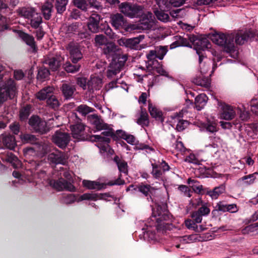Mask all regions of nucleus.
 Instances as JSON below:
<instances>
[{"mask_svg":"<svg viewBox=\"0 0 258 258\" xmlns=\"http://www.w3.org/2000/svg\"><path fill=\"white\" fill-rule=\"evenodd\" d=\"M72 64L70 62L67 61L63 64V68L68 73H74L78 72L81 68L79 64Z\"/></svg>","mask_w":258,"mask_h":258,"instance_id":"48","label":"nucleus"},{"mask_svg":"<svg viewBox=\"0 0 258 258\" xmlns=\"http://www.w3.org/2000/svg\"><path fill=\"white\" fill-rule=\"evenodd\" d=\"M234 34L235 42L237 44L242 45L249 39L254 37L256 36L258 38V32L256 33L252 29H249L245 31H239Z\"/></svg>","mask_w":258,"mask_h":258,"instance_id":"14","label":"nucleus"},{"mask_svg":"<svg viewBox=\"0 0 258 258\" xmlns=\"http://www.w3.org/2000/svg\"><path fill=\"white\" fill-rule=\"evenodd\" d=\"M119 9L125 16L131 18L140 16L143 11L141 6L128 2L121 3L119 5Z\"/></svg>","mask_w":258,"mask_h":258,"instance_id":"5","label":"nucleus"},{"mask_svg":"<svg viewBox=\"0 0 258 258\" xmlns=\"http://www.w3.org/2000/svg\"><path fill=\"white\" fill-rule=\"evenodd\" d=\"M118 51V46L112 42H108L104 46L102 49L103 54H104L107 58H113L116 56V55H120V54L117 53Z\"/></svg>","mask_w":258,"mask_h":258,"instance_id":"17","label":"nucleus"},{"mask_svg":"<svg viewBox=\"0 0 258 258\" xmlns=\"http://www.w3.org/2000/svg\"><path fill=\"white\" fill-rule=\"evenodd\" d=\"M71 137L68 133L56 131L52 137L53 143L61 149H64L69 145Z\"/></svg>","mask_w":258,"mask_h":258,"instance_id":"9","label":"nucleus"},{"mask_svg":"<svg viewBox=\"0 0 258 258\" xmlns=\"http://www.w3.org/2000/svg\"><path fill=\"white\" fill-rule=\"evenodd\" d=\"M101 19L100 15L93 13L89 18L87 26L89 30L92 33H97L99 30V22Z\"/></svg>","mask_w":258,"mask_h":258,"instance_id":"18","label":"nucleus"},{"mask_svg":"<svg viewBox=\"0 0 258 258\" xmlns=\"http://www.w3.org/2000/svg\"><path fill=\"white\" fill-rule=\"evenodd\" d=\"M208 97L205 94H201L198 95L195 101L196 108L198 110H201L206 104Z\"/></svg>","mask_w":258,"mask_h":258,"instance_id":"39","label":"nucleus"},{"mask_svg":"<svg viewBox=\"0 0 258 258\" xmlns=\"http://www.w3.org/2000/svg\"><path fill=\"white\" fill-rule=\"evenodd\" d=\"M50 186L57 191L67 190L74 192L76 190V187L70 182L61 177L57 180L51 179L49 182Z\"/></svg>","mask_w":258,"mask_h":258,"instance_id":"8","label":"nucleus"},{"mask_svg":"<svg viewBox=\"0 0 258 258\" xmlns=\"http://www.w3.org/2000/svg\"><path fill=\"white\" fill-rule=\"evenodd\" d=\"M118 136L125 140L128 143L130 144H134L135 142V138L133 135H129L121 130L116 131Z\"/></svg>","mask_w":258,"mask_h":258,"instance_id":"47","label":"nucleus"},{"mask_svg":"<svg viewBox=\"0 0 258 258\" xmlns=\"http://www.w3.org/2000/svg\"><path fill=\"white\" fill-rule=\"evenodd\" d=\"M176 42H178L180 46H186L191 47V43L190 42L188 38H184L180 36H176Z\"/></svg>","mask_w":258,"mask_h":258,"instance_id":"62","label":"nucleus"},{"mask_svg":"<svg viewBox=\"0 0 258 258\" xmlns=\"http://www.w3.org/2000/svg\"><path fill=\"white\" fill-rule=\"evenodd\" d=\"M91 117L93 119L92 123L95 126L97 130L101 131L103 129H107L108 127V124L104 123L103 120L100 119L97 115H91Z\"/></svg>","mask_w":258,"mask_h":258,"instance_id":"38","label":"nucleus"},{"mask_svg":"<svg viewBox=\"0 0 258 258\" xmlns=\"http://www.w3.org/2000/svg\"><path fill=\"white\" fill-rule=\"evenodd\" d=\"M66 49L69 51L72 62L77 63L83 58V54L79 45L73 41L70 42L67 46Z\"/></svg>","mask_w":258,"mask_h":258,"instance_id":"12","label":"nucleus"},{"mask_svg":"<svg viewBox=\"0 0 258 258\" xmlns=\"http://www.w3.org/2000/svg\"><path fill=\"white\" fill-rule=\"evenodd\" d=\"M16 12L18 15L25 19H30L37 13L36 9L31 7H23L19 8Z\"/></svg>","mask_w":258,"mask_h":258,"instance_id":"26","label":"nucleus"},{"mask_svg":"<svg viewBox=\"0 0 258 258\" xmlns=\"http://www.w3.org/2000/svg\"><path fill=\"white\" fill-rule=\"evenodd\" d=\"M140 42V39L138 37L128 39L125 40L124 44L126 47L134 48L136 47Z\"/></svg>","mask_w":258,"mask_h":258,"instance_id":"63","label":"nucleus"},{"mask_svg":"<svg viewBox=\"0 0 258 258\" xmlns=\"http://www.w3.org/2000/svg\"><path fill=\"white\" fill-rule=\"evenodd\" d=\"M137 76L139 79L138 81L142 83L144 78L148 79V86L149 87H152L156 83L158 76H154L151 73H148L144 75H137Z\"/></svg>","mask_w":258,"mask_h":258,"instance_id":"36","label":"nucleus"},{"mask_svg":"<svg viewBox=\"0 0 258 258\" xmlns=\"http://www.w3.org/2000/svg\"><path fill=\"white\" fill-rule=\"evenodd\" d=\"M134 190L140 191L147 198V200L153 201V200L152 196L155 194L156 188L151 186L150 184H144L141 183L138 185L136 188H134Z\"/></svg>","mask_w":258,"mask_h":258,"instance_id":"16","label":"nucleus"},{"mask_svg":"<svg viewBox=\"0 0 258 258\" xmlns=\"http://www.w3.org/2000/svg\"><path fill=\"white\" fill-rule=\"evenodd\" d=\"M80 26V23L78 22H76L74 23H72L71 25L68 26H66L64 29L65 30V32L66 34H75L77 32H79V28Z\"/></svg>","mask_w":258,"mask_h":258,"instance_id":"51","label":"nucleus"},{"mask_svg":"<svg viewBox=\"0 0 258 258\" xmlns=\"http://www.w3.org/2000/svg\"><path fill=\"white\" fill-rule=\"evenodd\" d=\"M22 39L30 46V51L35 53L37 52L38 48L33 36L25 32H22L20 34Z\"/></svg>","mask_w":258,"mask_h":258,"instance_id":"24","label":"nucleus"},{"mask_svg":"<svg viewBox=\"0 0 258 258\" xmlns=\"http://www.w3.org/2000/svg\"><path fill=\"white\" fill-rule=\"evenodd\" d=\"M21 139L24 143L36 144L38 142V139L36 136L30 134H24L22 135Z\"/></svg>","mask_w":258,"mask_h":258,"instance_id":"44","label":"nucleus"},{"mask_svg":"<svg viewBox=\"0 0 258 258\" xmlns=\"http://www.w3.org/2000/svg\"><path fill=\"white\" fill-rule=\"evenodd\" d=\"M1 159L3 161L9 162L12 164L14 168H17L20 165V161L18 158L12 152H7L2 153Z\"/></svg>","mask_w":258,"mask_h":258,"instance_id":"27","label":"nucleus"},{"mask_svg":"<svg viewBox=\"0 0 258 258\" xmlns=\"http://www.w3.org/2000/svg\"><path fill=\"white\" fill-rule=\"evenodd\" d=\"M0 141L6 148L10 150L14 149L17 145L15 137L10 134H2Z\"/></svg>","mask_w":258,"mask_h":258,"instance_id":"19","label":"nucleus"},{"mask_svg":"<svg viewBox=\"0 0 258 258\" xmlns=\"http://www.w3.org/2000/svg\"><path fill=\"white\" fill-rule=\"evenodd\" d=\"M127 59V56L123 54L116 55L112 58L106 72L107 78H111L119 73L124 67Z\"/></svg>","mask_w":258,"mask_h":258,"instance_id":"3","label":"nucleus"},{"mask_svg":"<svg viewBox=\"0 0 258 258\" xmlns=\"http://www.w3.org/2000/svg\"><path fill=\"white\" fill-rule=\"evenodd\" d=\"M54 0H47L41 6V12L46 20L50 19L53 12V2Z\"/></svg>","mask_w":258,"mask_h":258,"instance_id":"21","label":"nucleus"},{"mask_svg":"<svg viewBox=\"0 0 258 258\" xmlns=\"http://www.w3.org/2000/svg\"><path fill=\"white\" fill-rule=\"evenodd\" d=\"M76 110L82 115L85 116L88 114L94 111L95 109L86 104H81L76 108Z\"/></svg>","mask_w":258,"mask_h":258,"instance_id":"46","label":"nucleus"},{"mask_svg":"<svg viewBox=\"0 0 258 258\" xmlns=\"http://www.w3.org/2000/svg\"><path fill=\"white\" fill-rule=\"evenodd\" d=\"M156 3L161 10L168 11L171 8L170 0H156Z\"/></svg>","mask_w":258,"mask_h":258,"instance_id":"59","label":"nucleus"},{"mask_svg":"<svg viewBox=\"0 0 258 258\" xmlns=\"http://www.w3.org/2000/svg\"><path fill=\"white\" fill-rule=\"evenodd\" d=\"M111 24L115 29L123 28L126 25V21L122 14L117 13L111 15Z\"/></svg>","mask_w":258,"mask_h":258,"instance_id":"25","label":"nucleus"},{"mask_svg":"<svg viewBox=\"0 0 258 258\" xmlns=\"http://www.w3.org/2000/svg\"><path fill=\"white\" fill-rule=\"evenodd\" d=\"M216 210L222 212H229L232 213L238 211V208L235 204H226L224 202H219L216 206Z\"/></svg>","mask_w":258,"mask_h":258,"instance_id":"28","label":"nucleus"},{"mask_svg":"<svg viewBox=\"0 0 258 258\" xmlns=\"http://www.w3.org/2000/svg\"><path fill=\"white\" fill-rule=\"evenodd\" d=\"M187 183L190 184V186L192 190L198 194H206L207 188H203V186L197 180L191 179L190 178L187 179Z\"/></svg>","mask_w":258,"mask_h":258,"instance_id":"30","label":"nucleus"},{"mask_svg":"<svg viewBox=\"0 0 258 258\" xmlns=\"http://www.w3.org/2000/svg\"><path fill=\"white\" fill-rule=\"evenodd\" d=\"M17 93V89L14 80L10 78L4 82L0 86V107L8 99H13Z\"/></svg>","mask_w":258,"mask_h":258,"instance_id":"2","label":"nucleus"},{"mask_svg":"<svg viewBox=\"0 0 258 258\" xmlns=\"http://www.w3.org/2000/svg\"><path fill=\"white\" fill-rule=\"evenodd\" d=\"M114 161L117 165L118 168L120 172L126 174L127 173V164L126 161L116 156L114 158Z\"/></svg>","mask_w":258,"mask_h":258,"instance_id":"41","label":"nucleus"},{"mask_svg":"<svg viewBox=\"0 0 258 258\" xmlns=\"http://www.w3.org/2000/svg\"><path fill=\"white\" fill-rule=\"evenodd\" d=\"M105 130L101 133V136L103 135L104 137H111L114 140L117 139V135L114 133V130L112 128H110L108 125L107 129H104Z\"/></svg>","mask_w":258,"mask_h":258,"instance_id":"60","label":"nucleus"},{"mask_svg":"<svg viewBox=\"0 0 258 258\" xmlns=\"http://www.w3.org/2000/svg\"><path fill=\"white\" fill-rule=\"evenodd\" d=\"M222 111L220 114V118L225 120H231L235 115V112L232 107L230 105L224 104L222 107Z\"/></svg>","mask_w":258,"mask_h":258,"instance_id":"29","label":"nucleus"},{"mask_svg":"<svg viewBox=\"0 0 258 258\" xmlns=\"http://www.w3.org/2000/svg\"><path fill=\"white\" fill-rule=\"evenodd\" d=\"M73 5L83 12H87L88 9V4L87 0H73Z\"/></svg>","mask_w":258,"mask_h":258,"instance_id":"49","label":"nucleus"},{"mask_svg":"<svg viewBox=\"0 0 258 258\" xmlns=\"http://www.w3.org/2000/svg\"><path fill=\"white\" fill-rule=\"evenodd\" d=\"M125 183L124 180L121 179L119 177L114 181H109L106 184L100 183L98 181L84 180L82 182L83 186L89 189L100 190L105 187L106 185L112 186L114 185H123Z\"/></svg>","mask_w":258,"mask_h":258,"instance_id":"7","label":"nucleus"},{"mask_svg":"<svg viewBox=\"0 0 258 258\" xmlns=\"http://www.w3.org/2000/svg\"><path fill=\"white\" fill-rule=\"evenodd\" d=\"M137 123L142 127L148 126L150 123L149 117L146 109L143 107H141V111Z\"/></svg>","mask_w":258,"mask_h":258,"instance_id":"31","label":"nucleus"},{"mask_svg":"<svg viewBox=\"0 0 258 258\" xmlns=\"http://www.w3.org/2000/svg\"><path fill=\"white\" fill-rule=\"evenodd\" d=\"M31 108V105H27L20 110L19 117L21 121H24L28 118L30 114Z\"/></svg>","mask_w":258,"mask_h":258,"instance_id":"52","label":"nucleus"},{"mask_svg":"<svg viewBox=\"0 0 258 258\" xmlns=\"http://www.w3.org/2000/svg\"><path fill=\"white\" fill-rule=\"evenodd\" d=\"M109 196L107 194L98 195L95 194H88L86 193L82 195L80 197V200H93L96 201L98 199H104L106 197H108Z\"/></svg>","mask_w":258,"mask_h":258,"instance_id":"42","label":"nucleus"},{"mask_svg":"<svg viewBox=\"0 0 258 258\" xmlns=\"http://www.w3.org/2000/svg\"><path fill=\"white\" fill-rule=\"evenodd\" d=\"M257 224L255 223L242 228L241 232L243 234H257Z\"/></svg>","mask_w":258,"mask_h":258,"instance_id":"45","label":"nucleus"},{"mask_svg":"<svg viewBox=\"0 0 258 258\" xmlns=\"http://www.w3.org/2000/svg\"><path fill=\"white\" fill-rule=\"evenodd\" d=\"M28 123L35 133L44 134L49 131L46 122L38 115H33L31 116Z\"/></svg>","mask_w":258,"mask_h":258,"instance_id":"6","label":"nucleus"},{"mask_svg":"<svg viewBox=\"0 0 258 258\" xmlns=\"http://www.w3.org/2000/svg\"><path fill=\"white\" fill-rule=\"evenodd\" d=\"M192 82L197 85L200 86L205 88H208L210 86V80L208 77H205L203 75L193 79Z\"/></svg>","mask_w":258,"mask_h":258,"instance_id":"37","label":"nucleus"},{"mask_svg":"<svg viewBox=\"0 0 258 258\" xmlns=\"http://www.w3.org/2000/svg\"><path fill=\"white\" fill-rule=\"evenodd\" d=\"M47 159L52 164L65 165L67 163L68 157L64 152L57 149L54 152L49 154Z\"/></svg>","mask_w":258,"mask_h":258,"instance_id":"11","label":"nucleus"},{"mask_svg":"<svg viewBox=\"0 0 258 258\" xmlns=\"http://www.w3.org/2000/svg\"><path fill=\"white\" fill-rule=\"evenodd\" d=\"M77 200L76 196L72 194H67L63 196L61 199V203L66 205L71 204L74 203Z\"/></svg>","mask_w":258,"mask_h":258,"instance_id":"56","label":"nucleus"},{"mask_svg":"<svg viewBox=\"0 0 258 258\" xmlns=\"http://www.w3.org/2000/svg\"><path fill=\"white\" fill-rule=\"evenodd\" d=\"M225 191V186L224 184H221L218 186L215 187L213 190L207 189L206 195L210 196L212 199H217L218 197L224 193Z\"/></svg>","mask_w":258,"mask_h":258,"instance_id":"34","label":"nucleus"},{"mask_svg":"<svg viewBox=\"0 0 258 258\" xmlns=\"http://www.w3.org/2000/svg\"><path fill=\"white\" fill-rule=\"evenodd\" d=\"M152 171L151 172V174H152L153 176L156 179L161 178L164 172L159 168V166L156 164L152 163Z\"/></svg>","mask_w":258,"mask_h":258,"instance_id":"54","label":"nucleus"},{"mask_svg":"<svg viewBox=\"0 0 258 258\" xmlns=\"http://www.w3.org/2000/svg\"><path fill=\"white\" fill-rule=\"evenodd\" d=\"M53 90L52 87H44L36 94V97L39 100H44L52 95Z\"/></svg>","mask_w":258,"mask_h":258,"instance_id":"32","label":"nucleus"},{"mask_svg":"<svg viewBox=\"0 0 258 258\" xmlns=\"http://www.w3.org/2000/svg\"><path fill=\"white\" fill-rule=\"evenodd\" d=\"M46 103L49 107L54 110L57 109L60 105L56 97L52 95L47 99Z\"/></svg>","mask_w":258,"mask_h":258,"instance_id":"53","label":"nucleus"},{"mask_svg":"<svg viewBox=\"0 0 258 258\" xmlns=\"http://www.w3.org/2000/svg\"><path fill=\"white\" fill-rule=\"evenodd\" d=\"M69 0H55L54 6L57 13L62 15L66 10Z\"/></svg>","mask_w":258,"mask_h":258,"instance_id":"40","label":"nucleus"},{"mask_svg":"<svg viewBox=\"0 0 258 258\" xmlns=\"http://www.w3.org/2000/svg\"><path fill=\"white\" fill-rule=\"evenodd\" d=\"M50 75V72L48 69L46 68H41L38 72L37 78L41 82L44 81Z\"/></svg>","mask_w":258,"mask_h":258,"instance_id":"50","label":"nucleus"},{"mask_svg":"<svg viewBox=\"0 0 258 258\" xmlns=\"http://www.w3.org/2000/svg\"><path fill=\"white\" fill-rule=\"evenodd\" d=\"M91 84L93 85L92 88H95L96 90L99 89L102 87V80L99 77H95L92 78L91 80L88 82L89 87Z\"/></svg>","mask_w":258,"mask_h":258,"instance_id":"58","label":"nucleus"},{"mask_svg":"<svg viewBox=\"0 0 258 258\" xmlns=\"http://www.w3.org/2000/svg\"><path fill=\"white\" fill-rule=\"evenodd\" d=\"M153 14L151 12L144 14L140 20L139 27L143 30H148L152 27L154 22Z\"/></svg>","mask_w":258,"mask_h":258,"instance_id":"22","label":"nucleus"},{"mask_svg":"<svg viewBox=\"0 0 258 258\" xmlns=\"http://www.w3.org/2000/svg\"><path fill=\"white\" fill-rule=\"evenodd\" d=\"M212 236L210 234H202L201 235L199 234H191L187 236H185L184 237L185 239H187L188 241H203L210 240L212 239Z\"/></svg>","mask_w":258,"mask_h":258,"instance_id":"33","label":"nucleus"},{"mask_svg":"<svg viewBox=\"0 0 258 258\" xmlns=\"http://www.w3.org/2000/svg\"><path fill=\"white\" fill-rule=\"evenodd\" d=\"M188 39L193 45L197 52L200 50H205L211 47V43L208 39L202 37H197L194 35L188 36Z\"/></svg>","mask_w":258,"mask_h":258,"instance_id":"10","label":"nucleus"},{"mask_svg":"<svg viewBox=\"0 0 258 258\" xmlns=\"http://www.w3.org/2000/svg\"><path fill=\"white\" fill-rule=\"evenodd\" d=\"M62 96L65 99L68 100L73 98L76 91V86L70 83H63L60 87Z\"/></svg>","mask_w":258,"mask_h":258,"instance_id":"20","label":"nucleus"},{"mask_svg":"<svg viewBox=\"0 0 258 258\" xmlns=\"http://www.w3.org/2000/svg\"><path fill=\"white\" fill-rule=\"evenodd\" d=\"M30 25L34 29H37L42 23V18L37 12L30 18Z\"/></svg>","mask_w":258,"mask_h":258,"instance_id":"43","label":"nucleus"},{"mask_svg":"<svg viewBox=\"0 0 258 258\" xmlns=\"http://www.w3.org/2000/svg\"><path fill=\"white\" fill-rule=\"evenodd\" d=\"M148 110L152 117L161 123L163 122L164 118L162 111L149 100L148 101Z\"/></svg>","mask_w":258,"mask_h":258,"instance_id":"23","label":"nucleus"},{"mask_svg":"<svg viewBox=\"0 0 258 258\" xmlns=\"http://www.w3.org/2000/svg\"><path fill=\"white\" fill-rule=\"evenodd\" d=\"M155 50L157 54V58L160 59H162L164 55L166 54L167 49L166 46H157L155 48Z\"/></svg>","mask_w":258,"mask_h":258,"instance_id":"61","label":"nucleus"},{"mask_svg":"<svg viewBox=\"0 0 258 258\" xmlns=\"http://www.w3.org/2000/svg\"><path fill=\"white\" fill-rule=\"evenodd\" d=\"M95 44L96 46H101L105 45L107 42V38L103 34H99L95 35L94 38Z\"/></svg>","mask_w":258,"mask_h":258,"instance_id":"55","label":"nucleus"},{"mask_svg":"<svg viewBox=\"0 0 258 258\" xmlns=\"http://www.w3.org/2000/svg\"><path fill=\"white\" fill-rule=\"evenodd\" d=\"M168 213L166 205H157L153 209L152 215L154 217H157L156 221L157 223H159L170 219Z\"/></svg>","mask_w":258,"mask_h":258,"instance_id":"13","label":"nucleus"},{"mask_svg":"<svg viewBox=\"0 0 258 258\" xmlns=\"http://www.w3.org/2000/svg\"><path fill=\"white\" fill-rule=\"evenodd\" d=\"M86 126L81 122H78L74 124L70 125L71 134L73 138L80 141H90L92 135H90L91 132L86 131Z\"/></svg>","mask_w":258,"mask_h":258,"instance_id":"4","label":"nucleus"},{"mask_svg":"<svg viewBox=\"0 0 258 258\" xmlns=\"http://www.w3.org/2000/svg\"><path fill=\"white\" fill-rule=\"evenodd\" d=\"M169 145L177 151L180 152H184L186 150L183 143L181 141H179L178 139H176L174 135H171Z\"/></svg>","mask_w":258,"mask_h":258,"instance_id":"35","label":"nucleus"},{"mask_svg":"<svg viewBox=\"0 0 258 258\" xmlns=\"http://www.w3.org/2000/svg\"><path fill=\"white\" fill-rule=\"evenodd\" d=\"M61 61L60 56L49 54L44 56L42 62L47 65L52 71H56L60 67Z\"/></svg>","mask_w":258,"mask_h":258,"instance_id":"15","label":"nucleus"},{"mask_svg":"<svg viewBox=\"0 0 258 258\" xmlns=\"http://www.w3.org/2000/svg\"><path fill=\"white\" fill-rule=\"evenodd\" d=\"M234 34H225L216 33L211 36L212 41L215 44L223 47L224 50L228 53L234 51Z\"/></svg>","mask_w":258,"mask_h":258,"instance_id":"1","label":"nucleus"},{"mask_svg":"<svg viewBox=\"0 0 258 258\" xmlns=\"http://www.w3.org/2000/svg\"><path fill=\"white\" fill-rule=\"evenodd\" d=\"M250 106L251 111L258 116V97L250 101Z\"/></svg>","mask_w":258,"mask_h":258,"instance_id":"64","label":"nucleus"},{"mask_svg":"<svg viewBox=\"0 0 258 258\" xmlns=\"http://www.w3.org/2000/svg\"><path fill=\"white\" fill-rule=\"evenodd\" d=\"M8 30H11V28L8 24V19L5 16L0 15V33Z\"/></svg>","mask_w":258,"mask_h":258,"instance_id":"57","label":"nucleus"}]
</instances>
